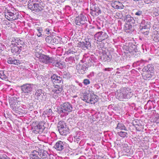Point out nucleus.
I'll use <instances>...</instances> for the list:
<instances>
[{"instance_id":"obj_1","label":"nucleus","mask_w":159,"mask_h":159,"mask_svg":"<svg viewBox=\"0 0 159 159\" xmlns=\"http://www.w3.org/2000/svg\"><path fill=\"white\" fill-rule=\"evenodd\" d=\"M83 100L87 103L94 104L98 101V97L94 91L89 90L84 94Z\"/></svg>"},{"instance_id":"obj_2","label":"nucleus","mask_w":159,"mask_h":159,"mask_svg":"<svg viewBox=\"0 0 159 159\" xmlns=\"http://www.w3.org/2000/svg\"><path fill=\"white\" fill-rule=\"evenodd\" d=\"M28 8L35 12L42 11L43 7L38 2V0H30L28 4Z\"/></svg>"},{"instance_id":"obj_3","label":"nucleus","mask_w":159,"mask_h":159,"mask_svg":"<svg viewBox=\"0 0 159 159\" xmlns=\"http://www.w3.org/2000/svg\"><path fill=\"white\" fill-rule=\"evenodd\" d=\"M6 45L7 47H10L11 48V52L14 55L19 54L20 51V47L17 46V45H20L19 43L18 42V40L15 39L13 40L11 42L7 41Z\"/></svg>"},{"instance_id":"obj_4","label":"nucleus","mask_w":159,"mask_h":159,"mask_svg":"<svg viewBox=\"0 0 159 159\" xmlns=\"http://www.w3.org/2000/svg\"><path fill=\"white\" fill-rule=\"evenodd\" d=\"M6 18L9 21H13L17 19L19 16V14L17 11L16 10L11 9L8 10L5 13Z\"/></svg>"},{"instance_id":"obj_5","label":"nucleus","mask_w":159,"mask_h":159,"mask_svg":"<svg viewBox=\"0 0 159 159\" xmlns=\"http://www.w3.org/2000/svg\"><path fill=\"white\" fill-rule=\"evenodd\" d=\"M95 39L99 42H102L108 38L107 34L102 31L97 32L94 35Z\"/></svg>"},{"instance_id":"obj_6","label":"nucleus","mask_w":159,"mask_h":159,"mask_svg":"<svg viewBox=\"0 0 159 159\" xmlns=\"http://www.w3.org/2000/svg\"><path fill=\"white\" fill-rule=\"evenodd\" d=\"M72 105L69 102H65L61 105V111L62 112L68 114L72 110Z\"/></svg>"},{"instance_id":"obj_7","label":"nucleus","mask_w":159,"mask_h":159,"mask_svg":"<svg viewBox=\"0 0 159 159\" xmlns=\"http://www.w3.org/2000/svg\"><path fill=\"white\" fill-rule=\"evenodd\" d=\"M17 99L16 98H12L10 101V107L12 110L16 113L20 111V109L18 105Z\"/></svg>"},{"instance_id":"obj_8","label":"nucleus","mask_w":159,"mask_h":159,"mask_svg":"<svg viewBox=\"0 0 159 159\" xmlns=\"http://www.w3.org/2000/svg\"><path fill=\"white\" fill-rule=\"evenodd\" d=\"M128 51L131 55H134V57H138L140 55V52L138 51L137 47L134 44L128 47Z\"/></svg>"},{"instance_id":"obj_9","label":"nucleus","mask_w":159,"mask_h":159,"mask_svg":"<svg viewBox=\"0 0 159 159\" xmlns=\"http://www.w3.org/2000/svg\"><path fill=\"white\" fill-rule=\"evenodd\" d=\"M87 21L86 17L83 14H80L76 17L75 22L77 25H80L84 24Z\"/></svg>"},{"instance_id":"obj_10","label":"nucleus","mask_w":159,"mask_h":159,"mask_svg":"<svg viewBox=\"0 0 159 159\" xmlns=\"http://www.w3.org/2000/svg\"><path fill=\"white\" fill-rule=\"evenodd\" d=\"M50 90L54 93L59 94L61 93L62 90V87L61 85L54 84L52 87L48 88Z\"/></svg>"},{"instance_id":"obj_11","label":"nucleus","mask_w":159,"mask_h":159,"mask_svg":"<svg viewBox=\"0 0 159 159\" xmlns=\"http://www.w3.org/2000/svg\"><path fill=\"white\" fill-rule=\"evenodd\" d=\"M22 92L26 95H28L32 91V88L30 84H26L21 86Z\"/></svg>"},{"instance_id":"obj_12","label":"nucleus","mask_w":159,"mask_h":159,"mask_svg":"<svg viewBox=\"0 0 159 159\" xmlns=\"http://www.w3.org/2000/svg\"><path fill=\"white\" fill-rule=\"evenodd\" d=\"M44 127L43 123L42 122L39 123L33 127V131L36 134H40L43 131Z\"/></svg>"},{"instance_id":"obj_13","label":"nucleus","mask_w":159,"mask_h":159,"mask_svg":"<svg viewBox=\"0 0 159 159\" xmlns=\"http://www.w3.org/2000/svg\"><path fill=\"white\" fill-rule=\"evenodd\" d=\"M121 91L123 93L124 99H128L130 98V94L131 93L130 89L129 88H121Z\"/></svg>"},{"instance_id":"obj_14","label":"nucleus","mask_w":159,"mask_h":159,"mask_svg":"<svg viewBox=\"0 0 159 159\" xmlns=\"http://www.w3.org/2000/svg\"><path fill=\"white\" fill-rule=\"evenodd\" d=\"M139 120H134L133 121L132 123L135 127L137 131H141L143 130V126L139 123Z\"/></svg>"},{"instance_id":"obj_15","label":"nucleus","mask_w":159,"mask_h":159,"mask_svg":"<svg viewBox=\"0 0 159 159\" xmlns=\"http://www.w3.org/2000/svg\"><path fill=\"white\" fill-rule=\"evenodd\" d=\"M152 73L149 70H143L142 73L143 79L145 80H149L152 78Z\"/></svg>"},{"instance_id":"obj_16","label":"nucleus","mask_w":159,"mask_h":159,"mask_svg":"<svg viewBox=\"0 0 159 159\" xmlns=\"http://www.w3.org/2000/svg\"><path fill=\"white\" fill-rule=\"evenodd\" d=\"M134 24H125L124 28V30L126 33H130L133 31Z\"/></svg>"},{"instance_id":"obj_17","label":"nucleus","mask_w":159,"mask_h":159,"mask_svg":"<svg viewBox=\"0 0 159 159\" xmlns=\"http://www.w3.org/2000/svg\"><path fill=\"white\" fill-rule=\"evenodd\" d=\"M40 62L47 64L52 62V59L48 56L43 54L41 57L39 58Z\"/></svg>"},{"instance_id":"obj_18","label":"nucleus","mask_w":159,"mask_h":159,"mask_svg":"<svg viewBox=\"0 0 159 159\" xmlns=\"http://www.w3.org/2000/svg\"><path fill=\"white\" fill-rule=\"evenodd\" d=\"M51 79L52 81L54 84H60L61 83L62 79L59 76L54 74L52 76Z\"/></svg>"},{"instance_id":"obj_19","label":"nucleus","mask_w":159,"mask_h":159,"mask_svg":"<svg viewBox=\"0 0 159 159\" xmlns=\"http://www.w3.org/2000/svg\"><path fill=\"white\" fill-rule=\"evenodd\" d=\"M39 156L42 159H50L47 151L43 150H39Z\"/></svg>"},{"instance_id":"obj_20","label":"nucleus","mask_w":159,"mask_h":159,"mask_svg":"<svg viewBox=\"0 0 159 159\" xmlns=\"http://www.w3.org/2000/svg\"><path fill=\"white\" fill-rule=\"evenodd\" d=\"M122 20L126 21V24H134L135 20L134 18L130 15H127L122 19Z\"/></svg>"},{"instance_id":"obj_21","label":"nucleus","mask_w":159,"mask_h":159,"mask_svg":"<svg viewBox=\"0 0 159 159\" xmlns=\"http://www.w3.org/2000/svg\"><path fill=\"white\" fill-rule=\"evenodd\" d=\"M112 7L116 9H122L123 8L124 6L123 4L118 1L112 2L111 3Z\"/></svg>"},{"instance_id":"obj_22","label":"nucleus","mask_w":159,"mask_h":159,"mask_svg":"<svg viewBox=\"0 0 159 159\" xmlns=\"http://www.w3.org/2000/svg\"><path fill=\"white\" fill-rule=\"evenodd\" d=\"M43 94H42V91L41 89L37 90L36 93H35L36 99L39 100V101L43 100Z\"/></svg>"},{"instance_id":"obj_23","label":"nucleus","mask_w":159,"mask_h":159,"mask_svg":"<svg viewBox=\"0 0 159 159\" xmlns=\"http://www.w3.org/2000/svg\"><path fill=\"white\" fill-rule=\"evenodd\" d=\"M63 145V143L61 141H59L56 143L54 147L58 151H61L64 148Z\"/></svg>"},{"instance_id":"obj_24","label":"nucleus","mask_w":159,"mask_h":159,"mask_svg":"<svg viewBox=\"0 0 159 159\" xmlns=\"http://www.w3.org/2000/svg\"><path fill=\"white\" fill-rule=\"evenodd\" d=\"M8 63L10 64H13L16 65H20L21 62L18 60L15 59L11 57H9L7 60Z\"/></svg>"},{"instance_id":"obj_25","label":"nucleus","mask_w":159,"mask_h":159,"mask_svg":"<svg viewBox=\"0 0 159 159\" xmlns=\"http://www.w3.org/2000/svg\"><path fill=\"white\" fill-rule=\"evenodd\" d=\"M39 155V152L36 150H34L30 155V159H41L38 157Z\"/></svg>"},{"instance_id":"obj_26","label":"nucleus","mask_w":159,"mask_h":159,"mask_svg":"<svg viewBox=\"0 0 159 159\" xmlns=\"http://www.w3.org/2000/svg\"><path fill=\"white\" fill-rule=\"evenodd\" d=\"M60 134L62 135H66L69 133V129L67 127L58 129Z\"/></svg>"},{"instance_id":"obj_27","label":"nucleus","mask_w":159,"mask_h":159,"mask_svg":"<svg viewBox=\"0 0 159 159\" xmlns=\"http://www.w3.org/2000/svg\"><path fill=\"white\" fill-rule=\"evenodd\" d=\"M2 27L6 29H8L11 27V23L7 20H3L2 22Z\"/></svg>"},{"instance_id":"obj_28","label":"nucleus","mask_w":159,"mask_h":159,"mask_svg":"<svg viewBox=\"0 0 159 159\" xmlns=\"http://www.w3.org/2000/svg\"><path fill=\"white\" fill-rule=\"evenodd\" d=\"M149 28L147 25L143 26L141 29V33L145 35H148L149 33Z\"/></svg>"},{"instance_id":"obj_29","label":"nucleus","mask_w":159,"mask_h":159,"mask_svg":"<svg viewBox=\"0 0 159 159\" xmlns=\"http://www.w3.org/2000/svg\"><path fill=\"white\" fill-rule=\"evenodd\" d=\"M18 42L19 43V45H21L20 46L21 51L22 50L25 51L26 49H27V46L24 43L23 41L19 39L18 40Z\"/></svg>"},{"instance_id":"obj_30","label":"nucleus","mask_w":159,"mask_h":159,"mask_svg":"<svg viewBox=\"0 0 159 159\" xmlns=\"http://www.w3.org/2000/svg\"><path fill=\"white\" fill-rule=\"evenodd\" d=\"M117 98L119 100H121L124 98V96L121 91V89L117 91Z\"/></svg>"},{"instance_id":"obj_31","label":"nucleus","mask_w":159,"mask_h":159,"mask_svg":"<svg viewBox=\"0 0 159 159\" xmlns=\"http://www.w3.org/2000/svg\"><path fill=\"white\" fill-rule=\"evenodd\" d=\"M34 52L35 56L39 58L43 55L41 50L37 48L35 49Z\"/></svg>"},{"instance_id":"obj_32","label":"nucleus","mask_w":159,"mask_h":159,"mask_svg":"<svg viewBox=\"0 0 159 159\" xmlns=\"http://www.w3.org/2000/svg\"><path fill=\"white\" fill-rule=\"evenodd\" d=\"M116 129H117L126 130V128L123 124L120 123H118Z\"/></svg>"},{"instance_id":"obj_33","label":"nucleus","mask_w":159,"mask_h":159,"mask_svg":"<svg viewBox=\"0 0 159 159\" xmlns=\"http://www.w3.org/2000/svg\"><path fill=\"white\" fill-rule=\"evenodd\" d=\"M66 127L65 123L63 121H60L59 122L58 127V129L63 128Z\"/></svg>"},{"instance_id":"obj_34","label":"nucleus","mask_w":159,"mask_h":159,"mask_svg":"<svg viewBox=\"0 0 159 159\" xmlns=\"http://www.w3.org/2000/svg\"><path fill=\"white\" fill-rule=\"evenodd\" d=\"M115 17L117 19H122V20L123 18H124V17H123V14L121 12H116Z\"/></svg>"},{"instance_id":"obj_35","label":"nucleus","mask_w":159,"mask_h":159,"mask_svg":"<svg viewBox=\"0 0 159 159\" xmlns=\"http://www.w3.org/2000/svg\"><path fill=\"white\" fill-rule=\"evenodd\" d=\"M101 59L104 61H108L110 60L109 56L106 54H103L101 56Z\"/></svg>"},{"instance_id":"obj_36","label":"nucleus","mask_w":159,"mask_h":159,"mask_svg":"<svg viewBox=\"0 0 159 159\" xmlns=\"http://www.w3.org/2000/svg\"><path fill=\"white\" fill-rule=\"evenodd\" d=\"M37 32V36L39 37L42 36V33L43 32V30L42 27H38L36 28Z\"/></svg>"},{"instance_id":"obj_37","label":"nucleus","mask_w":159,"mask_h":159,"mask_svg":"<svg viewBox=\"0 0 159 159\" xmlns=\"http://www.w3.org/2000/svg\"><path fill=\"white\" fill-rule=\"evenodd\" d=\"M77 47L82 48L83 49L87 48V46L85 44V43L84 42H79L77 43Z\"/></svg>"},{"instance_id":"obj_38","label":"nucleus","mask_w":159,"mask_h":159,"mask_svg":"<svg viewBox=\"0 0 159 159\" xmlns=\"http://www.w3.org/2000/svg\"><path fill=\"white\" fill-rule=\"evenodd\" d=\"M52 44H56L58 43L59 40L57 37H52Z\"/></svg>"},{"instance_id":"obj_39","label":"nucleus","mask_w":159,"mask_h":159,"mask_svg":"<svg viewBox=\"0 0 159 159\" xmlns=\"http://www.w3.org/2000/svg\"><path fill=\"white\" fill-rule=\"evenodd\" d=\"M118 135L122 138H125L127 137V133L125 132L120 131L117 133Z\"/></svg>"},{"instance_id":"obj_40","label":"nucleus","mask_w":159,"mask_h":159,"mask_svg":"<svg viewBox=\"0 0 159 159\" xmlns=\"http://www.w3.org/2000/svg\"><path fill=\"white\" fill-rule=\"evenodd\" d=\"M7 78L6 75L4 73L3 71H0V78L2 80H5Z\"/></svg>"},{"instance_id":"obj_41","label":"nucleus","mask_w":159,"mask_h":159,"mask_svg":"<svg viewBox=\"0 0 159 159\" xmlns=\"http://www.w3.org/2000/svg\"><path fill=\"white\" fill-rule=\"evenodd\" d=\"M52 37L51 36H48L46 38V42L52 44Z\"/></svg>"},{"instance_id":"obj_42","label":"nucleus","mask_w":159,"mask_h":159,"mask_svg":"<svg viewBox=\"0 0 159 159\" xmlns=\"http://www.w3.org/2000/svg\"><path fill=\"white\" fill-rule=\"evenodd\" d=\"M152 122L157 124H159V116L157 117H154L152 119Z\"/></svg>"},{"instance_id":"obj_43","label":"nucleus","mask_w":159,"mask_h":159,"mask_svg":"<svg viewBox=\"0 0 159 159\" xmlns=\"http://www.w3.org/2000/svg\"><path fill=\"white\" fill-rule=\"evenodd\" d=\"M51 30L49 28H46V30H44V34H48L51 33Z\"/></svg>"},{"instance_id":"obj_44","label":"nucleus","mask_w":159,"mask_h":159,"mask_svg":"<svg viewBox=\"0 0 159 159\" xmlns=\"http://www.w3.org/2000/svg\"><path fill=\"white\" fill-rule=\"evenodd\" d=\"M90 81L89 79H85L83 81V83L85 85H87L90 84Z\"/></svg>"},{"instance_id":"obj_45","label":"nucleus","mask_w":159,"mask_h":159,"mask_svg":"<svg viewBox=\"0 0 159 159\" xmlns=\"http://www.w3.org/2000/svg\"><path fill=\"white\" fill-rule=\"evenodd\" d=\"M75 53V51H73L72 50H71L70 49L68 50V51H67L66 52V53L68 55L69 54H74Z\"/></svg>"},{"instance_id":"obj_46","label":"nucleus","mask_w":159,"mask_h":159,"mask_svg":"<svg viewBox=\"0 0 159 159\" xmlns=\"http://www.w3.org/2000/svg\"><path fill=\"white\" fill-rule=\"evenodd\" d=\"M124 151L127 153H129L130 152V150L129 147H127L124 148Z\"/></svg>"},{"instance_id":"obj_47","label":"nucleus","mask_w":159,"mask_h":159,"mask_svg":"<svg viewBox=\"0 0 159 159\" xmlns=\"http://www.w3.org/2000/svg\"><path fill=\"white\" fill-rule=\"evenodd\" d=\"M142 14V12L141 11H138L135 13V15L138 16H140Z\"/></svg>"},{"instance_id":"obj_48","label":"nucleus","mask_w":159,"mask_h":159,"mask_svg":"<svg viewBox=\"0 0 159 159\" xmlns=\"http://www.w3.org/2000/svg\"><path fill=\"white\" fill-rule=\"evenodd\" d=\"M154 0H143L144 2L147 4L151 3Z\"/></svg>"},{"instance_id":"obj_49","label":"nucleus","mask_w":159,"mask_h":159,"mask_svg":"<svg viewBox=\"0 0 159 159\" xmlns=\"http://www.w3.org/2000/svg\"><path fill=\"white\" fill-rule=\"evenodd\" d=\"M1 159H10L6 155L4 156H2V157L1 158Z\"/></svg>"},{"instance_id":"obj_50","label":"nucleus","mask_w":159,"mask_h":159,"mask_svg":"<svg viewBox=\"0 0 159 159\" xmlns=\"http://www.w3.org/2000/svg\"><path fill=\"white\" fill-rule=\"evenodd\" d=\"M109 68H105L104 69V70L105 71H109V70H108V69Z\"/></svg>"},{"instance_id":"obj_51","label":"nucleus","mask_w":159,"mask_h":159,"mask_svg":"<svg viewBox=\"0 0 159 159\" xmlns=\"http://www.w3.org/2000/svg\"><path fill=\"white\" fill-rule=\"evenodd\" d=\"M97 28L98 30H100L101 29V28L100 27L98 26V25L97 26Z\"/></svg>"},{"instance_id":"obj_52","label":"nucleus","mask_w":159,"mask_h":159,"mask_svg":"<svg viewBox=\"0 0 159 159\" xmlns=\"http://www.w3.org/2000/svg\"><path fill=\"white\" fill-rule=\"evenodd\" d=\"M51 111H52V110H51V109H49V112H51Z\"/></svg>"}]
</instances>
